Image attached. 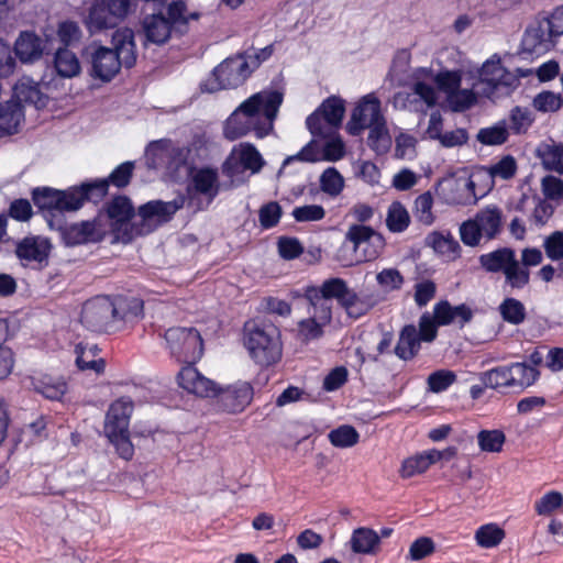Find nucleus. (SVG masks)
Segmentation results:
<instances>
[{
  "instance_id": "f257e3e1",
  "label": "nucleus",
  "mask_w": 563,
  "mask_h": 563,
  "mask_svg": "<svg viewBox=\"0 0 563 563\" xmlns=\"http://www.w3.org/2000/svg\"><path fill=\"white\" fill-rule=\"evenodd\" d=\"M183 205V199L150 201L140 207L137 218L130 223L134 208L129 198L118 196L108 203L107 216L102 217L108 225V232L113 231L118 240L129 243L135 236L146 235L169 221Z\"/></svg>"
},
{
  "instance_id": "f03ea898",
  "label": "nucleus",
  "mask_w": 563,
  "mask_h": 563,
  "mask_svg": "<svg viewBox=\"0 0 563 563\" xmlns=\"http://www.w3.org/2000/svg\"><path fill=\"white\" fill-rule=\"evenodd\" d=\"M283 100V92L276 89H265L252 95L227 119L223 129L225 139L235 141L249 133L263 139L271 134Z\"/></svg>"
},
{
  "instance_id": "7ed1b4c3",
  "label": "nucleus",
  "mask_w": 563,
  "mask_h": 563,
  "mask_svg": "<svg viewBox=\"0 0 563 563\" xmlns=\"http://www.w3.org/2000/svg\"><path fill=\"white\" fill-rule=\"evenodd\" d=\"M136 62L134 33L131 29H118L112 35V48L100 46L91 56V75L110 81L122 66L131 68Z\"/></svg>"
},
{
  "instance_id": "20e7f679",
  "label": "nucleus",
  "mask_w": 563,
  "mask_h": 563,
  "mask_svg": "<svg viewBox=\"0 0 563 563\" xmlns=\"http://www.w3.org/2000/svg\"><path fill=\"white\" fill-rule=\"evenodd\" d=\"M474 80V86L479 87L483 98L492 101L508 97L518 87L519 78L528 76L529 71L518 69V75L505 68L498 54L492 55L481 67H474L467 71Z\"/></svg>"
},
{
  "instance_id": "39448f33",
  "label": "nucleus",
  "mask_w": 563,
  "mask_h": 563,
  "mask_svg": "<svg viewBox=\"0 0 563 563\" xmlns=\"http://www.w3.org/2000/svg\"><path fill=\"white\" fill-rule=\"evenodd\" d=\"M244 344L252 360L260 366H269L282 357L280 333L277 327L261 320L244 325Z\"/></svg>"
},
{
  "instance_id": "423d86ee",
  "label": "nucleus",
  "mask_w": 563,
  "mask_h": 563,
  "mask_svg": "<svg viewBox=\"0 0 563 563\" xmlns=\"http://www.w3.org/2000/svg\"><path fill=\"white\" fill-rule=\"evenodd\" d=\"M384 246L380 233L371 227L354 224L349 228L338 257L343 266L349 267L377 258Z\"/></svg>"
},
{
  "instance_id": "0eeeda50",
  "label": "nucleus",
  "mask_w": 563,
  "mask_h": 563,
  "mask_svg": "<svg viewBox=\"0 0 563 563\" xmlns=\"http://www.w3.org/2000/svg\"><path fill=\"white\" fill-rule=\"evenodd\" d=\"M320 292L325 299H336L346 314L353 319L365 316L371 309L385 300L379 291H354L349 288L346 282L342 278L324 280L320 287Z\"/></svg>"
},
{
  "instance_id": "6e6552de",
  "label": "nucleus",
  "mask_w": 563,
  "mask_h": 563,
  "mask_svg": "<svg viewBox=\"0 0 563 563\" xmlns=\"http://www.w3.org/2000/svg\"><path fill=\"white\" fill-rule=\"evenodd\" d=\"M439 92L432 81L431 67H418L412 71L408 90L399 91L394 97V106L411 112L427 113L438 104Z\"/></svg>"
},
{
  "instance_id": "1a4fd4ad",
  "label": "nucleus",
  "mask_w": 563,
  "mask_h": 563,
  "mask_svg": "<svg viewBox=\"0 0 563 563\" xmlns=\"http://www.w3.org/2000/svg\"><path fill=\"white\" fill-rule=\"evenodd\" d=\"M539 376L540 373L536 366L526 362H516L483 372L479 378L485 388L500 391L504 389L522 390L532 386Z\"/></svg>"
},
{
  "instance_id": "9d476101",
  "label": "nucleus",
  "mask_w": 563,
  "mask_h": 563,
  "mask_svg": "<svg viewBox=\"0 0 563 563\" xmlns=\"http://www.w3.org/2000/svg\"><path fill=\"white\" fill-rule=\"evenodd\" d=\"M253 73L247 56L238 54L224 59L214 68L212 75L201 85L206 92H216L220 89H232L243 85Z\"/></svg>"
},
{
  "instance_id": "9b49d317",
  "label": "nucleus",
  "mask_w": 563,
  "mask_h": 563,
  "mask_svg": "<svg viewBox=\"0 0 563 563\" xmlns=\"http://www.w3.org/2000/svg\"><path fill=\"white\" fill-rule=\"evenodd\" d=\"M503 212L495 206L479 210L473 219L463 222L460 227L462 242L468 246H477L482 238L495 239L501 230Z\"/></svg>"
},
{
  "instance_id": "f8f14e48",
  "label": "nucleus",
  "mask_w": 563,
  "mask_h": 563,
  "mask_svg": "<svg viewBox=\"0 0 563 563\" xmlns=\"http://www.w3.org/2000/svg\"><path fill=\"white\" fill-rule=\"evenodd\" d=\"M324 139L322 145L316 139L307 143L297 154L284 159L280 172L292 163H316L320 161L336 162L344 157L345 145L339 136L338 131L330 135H313Z\"/></svg>"
},
{
  "instance_id": "ddd939ff",
  "label": "nucleus",
  "mask_w": 563,
  "mask_h": 563,
  "mask_svg": "<svg viewBox=\"0 0 563 563\" xmlns=\"http://www.w3.org/2000/svg\"><path fill=\"white\" fill-rule=\"evenodd\" d=\"M440 198L448 205H473L486 194H481L479 178L475 172L467 175L444 177L438 185Z\"/></svg>"
},
{
  "instance_id": "4468645a",
  "label": "nucleus",
  "mask_w": 563,
  "mask_h": 563,
  "mask_svg": "<svg viewBox=\"0 0 563 563\" xmlns=\"http://www.w3.org/2000/svg\"><path fill=\"white\" fill-rule=\"evenodd\" d=\"M145 156L151 168L168 172H177L188 163L195 162L190 150L165 139L151 142L146 147Z\"/></svg>"
},
{
  "instance_id": "2eb2a0df",
  "label": "nucleus",
  "mask_w": 563,
  "mask_h": 563,
  "mask_svg": "<svg viewBox=\"0 0 563 563\" xmlns=\"http://www.w3.org/2000/svg\"><path fill=\"white\" fill-rule=\"evenodd\" d=\"M168 18L161 13L151 14L143 20V31L147 42L153 44H164L172 34V29L178 24H186V4L181 1H174L168 5Z\"/></svg>"
},
{
  "instance_id": "dca6fc26",
  "label": "nucleus",
  "mask_w": 563,
  "mask_h": 563,
  "mask_svg": "<svg viewBox=\"0 0 563 563\" xmlns=\"http://www.w3.org/2000/svg\"><path fill=\"white\" fill-rule=\"evenodd\" d=\"M438 333L433 318L423 313L419 320V328L413 324L404 327L395 347L396 355L404 360H411L420 350L421 342H431Z\"/></svg>"
},
{
  "instance_id": "f3484780",
  "label": "nucleus",
  "mask_w": 563,
  "mask_h": 563,
  "mask_svg": "<svg viewBox=\"0 0 563 563\" xmlns=\"http://www.w3.org/2000/svg\"><path fill=\"white\" fill-rule=\"evenodd\" d=\"M345 112L344 101L335 96L327 98L306 120L312 135H330L340 128Z\"/></svg>"
},
{
  "instance_id": "a211bd4d",
  "label": "nucleus",
  "mask_w": 563,
  "mask_h": 563,
  "mask_svg": "<svg viewBox=\"0 0 563 563\" xmlns=\"http://www.w3.org/2000/svg\"><path fill=\"white\" fill-rule=\"evenodd\" d=\"M164 338L170 354L180 362L194 363L202 355V339L194 328H170Z\"/></svg>"
},
{
  "instance_id": "6ab92c4d",
  "label": "nucleus",
  "mask_w": 563,
  "mask_h": 563,
  "mask_svg": "<svg viewBox=\"0 0 563 563\" xmlns=\"http://www.w3.org/2000/svg\"><path fill=\"white\" fill-rule=\"evenodd\" d=\"M265 161L257 148L247 142L235 145L223 164V173L234 179L244 172L251 175L261 172Z\"/></svg>"
},
{
  "instance_id": "aec40b11",
  "label": "nucleus",
  "mask_w": 563,
  "mask_h": 563,
  "mask_svg": "<svg viewBox=\"0 0 563 563\" xmlns=\"http://www.w3.org/2000/svg\"><path fill=\"white\" fill-rule=\"evenodd\" d=\"M64 243L75 246L100 242L108 233V225L102 214L93 220L66 224L58 228Z\"/></svg>"
},
{
  "instance_id": "412c9836",
  "label": "nucleus",
  "mask_w": 563,
  "mask_h": 563,
  "mask_svg": "<svg viewBox=\"0 0 563 563\" xmlns=\"http://www.w3.org/2000/svg\"><path fill=\"white\" fill-rule=\"evenodd\" d=\"M254 395L253 387L247 382H235L225 387H218L216 384L214 394L216 407L218 410L227 413L242 412L252 401Z\"/></svg>"
},
{
  "instance_id": "4be33fe9",
  "label": "nucleus",
  "mask_w": 563,
  "mask_h": 563,
  "mask_svg": "<svg viewBox=\"0 0 563 563\" xmlns=\"http://www.w3.org/2000/svg\"><path fill=\"white\" fill-rule=\"evenodd\" d=\"M51 241L41 235H30L15 243V255L24 267L41 269L48 264Z\"/></svg>"
},
{
  "instance_id": "5701e85b",
  "label": "nucleus",
  "mask_w": 563,
  "mask_h": 563,
  "mask_svg": "<svg viewBox=\"0 0 563 563\" xmlns=\"http://www.w3.org/2000/svg\"><path fill=\"white\" fill-rule=\"evenodd\" d=\"M384 120L379 99L374 93H367L353 109L346 130L351 135L357 136L367 128Z\"/></svg>"
},
{
  "instance_id": "b1692460",
  "label": "nucleus",
  "mask_w": 563,
  "mask_h": 563,
  "mask_svg": "<svg viewBox=\"0 0 563 563\" xmlns=\"http://www.w3.org/2000/svg\"><path fill=\"white\" fill-rule=\"evenodd\" d=\"M80 321L90 331H109L113 323L112 299L97 296L87 300L81 309Z\"/></svg>"
},
{
  "instance_id": "393cba45",
  "label": "nucleus",
  "mask_w": 563,
  "mask_h": 563,
  "mask_svg": "<svg viewBox=\"0 0 563 563\" xmlns=\"http://www.w3.org/2000/svg\"><path fill=\"white\" fill-rule=\"evenodd\" d=\"M107 191L108 181L104 179L70 187L62 191L59 211H76L82 207L85 201L98 202L107 195Z\"/></svg>"
},
{
  "instance_id": "a878e982",
  "label": "nucleus",
  "mask_w": 563,
  "mask_h": 563,
  "mask_svg": "<svg viewBox=\"0 0 563 563\" xmlns=\"http://www.w3.org/2000/svg\"><path fill=\"white\" fill-rule=\"evenodd\" d=\"M554 38L544 22L531 24L521 41L522 52L534 56L544 55L554 47Z\"/></svg>"
},
{
  "instance_id": "bb28decb",
  "label": "nucleus",
  "mask_w": 563,
  "mask_h": 563,
  "mask_svg": "<svg viewBox=\"0 0 563 563\" xmlns=\"http://www.w3.org/2000/svg\"><path fill=\"white\" fill-rule=\"evenodd\" d=\"M517 170V164L512 156L506 155L498 162L475 170V177L481 181V194H487L494 186V180L510 179Z\"/></svg>"
},
{
  "instance_id": "cd10ccee",
  "label": "nucleus",
  "mask_w": 563,
  "mask_h": 563,
  "mask_svg": "<svg viewBox=\"0 0 563 563\" xmlns=\"http://www.w3.org/2000/svg\"><path fill=\"white\" fill-rule=\"evenodd\" d=\"M177 380L179 387L198 397H211L216 390V383L200 374L191 363L180 369Z\"/></svg>"
},
{
  "instance_id": "c85d7f7f",
  "label": "nucleus",
  "mask_w": 563,
  "mask_h": 563,
  "mask_svg": "<svg viewBox=\"0 0 563 563\" xmlns=\"http://www.w3.org/2000/svg\"><path fill=\"white\" fill-rule=\"evenodd\" d=\"M133 411V401L129 397H121L111 404L104 422V433L128 431Z\"/></svg>"
},
{
  "instance_id": "c756f323",
  "label": "nucleus",
  "mask_w": 563,
  "mask_h": 563,
  "mask_svg": "<svg viewBox=\"0 0 563 563\" xmlns=\"http://www.w3.org/2000/svg\"><path fill=\"white\" fill-rule=\"evenodd\" d=\"M23 121L24 111L20 101L0 103V137L16 133Z\"/></svg>"
},
{
  "instance_id": "7c9ffc66",
  "label": "nucleus",
  "mask_w": 563,
  "mask_h": 563,
  "mask_svg": "<svg viewBox=\"0 0 563 563\" xmlns=\"http://www.w3.org/2000/svg\"><path fill=\"white\" fill-rule=\"evenodd\" d=\"M194 190L212 201L220 190L218 170L210 167L199 168L191 175Z\"/></svg>"
},
{
  "instance_id": "2f4dec72",
  "label": "nucleus",
  "mask_w": 563,
  "mask_h": 563,
  "mask_svg": "<svg viewBox=\"0 0 563 563\" xmlns=\"http://www.w3.org/2000/svg\"><path fill=\"white\" fill-rule=\"evenodd\" d=\"M349 544L354 554L372 555L377 552L380 538L375 530L360 527L352 531Z\"/></svg>"
},
{
  "instance_id": "473e14b6",
  "label": "nucleus",
  "mask_w": 563,
  "mask_h": 563,
  "mask_svg": "<svg viewBox=\"0 0 563 563\" xmlns=\"http://www.w3.org/2000/svg\"><path fill=\"white\" fill-rule=\"evenodd\" d=\"M32 385L36 393L49 400L60 401L68 390L64 377L48 374L33 377Z\"/></svg>"
},
{
  "instance_id": "72a5a7b5",
  "label": "nucleus",
  "mask_w": 563,
  "mask_h": 563,
  "mask_svg": "<svg viewBox=\"0 0 563 563\" xmlns=\"http://www.w3.org/2000/svg\"><path fill=\"white\" fill-rule=\"evenodd\" d=\"M97 344L80 342L75 346L76 365L81 371L102 373L106 367L103 358L99 357Z\"/></svg>"
},
{
  "instance_id": "f704fd0d",
  "label": "nucleus",
  "mask_w": 563,
  "mask_h": 563,
  "mask_svg": "<svg viewBox=\"0 0 563 563\" xmlns=\"http://www.w3.org/2000/svg\"><path fill=\"white\" fill-rule=\"evenodd\" d=\"M441 457L442 453L437 450L426 451L410 456L402 462L400 476L402 478H410L422 474L430 467V465L439 461Z\"/></svg>"
},
{
  "instance_id": "c9c22d12",
  "label": "nucleus",
  "mask_w": 563,
  "mask_h": 563,
  "mask_svg": "<svg viewBox=\"0 0 563 563\" xmlns=\"http://www.w3.org/2000/svg\"><path fill=\"white\" fill-rule=\"evenodd\" d=\"M14 52L22 63H32L43 53L42 40L33 32H22L15 41Z\"/></svg>"
},
{
  "instance_id": "e433bc0d",
  "label": "nucleus",
  "mask_w": 563,
  "mask_h": 563,
  "mask_svg": "<svg viewBox=\"0 0 563 563\" xmlns=\"http://www.w3.org/2000/svg\"><path fill=\"white\" fill-rule=\"evenodd\" d=\"M143 313V301L136 297L117 296L112 299L113 322L132 321Z\"/></svg>"
},
{
  "instance_id": "4c0bfd02",
  "label": "nucleus",
  "mask_w": 563,
  "mask_h": 563,
  "mask_svg": "<svg viewBox=\"0 0 563 563\" xmlns=\"http://www.w3.org/2000/svg\"><path fill=\"white\" fill-rule=\"evenodd\" d=\"M478 98H483L479 93V87L474 86L472 82L471 88H456L451 95L446 97L450 108L454 112H463L477 103Z\"/></svg>"
},
{
  "instance_id": "58836bf2",
  "label": "nucleus",
  "mask_w": 563,
  "mask_h": 563,
  "mask_svg": "<svg viewBox=\"0 0 563 563\" xmlns=\"http://www.w3.org/2000/svg\"><path fill=\"white\" fill-rule=\"evenodd\" d=\"M108 7L103 0H95L87 18V26L91 33L101 31L103 29L117 26L113 19H111Z\"/></svg>"
},
{
  "instance_id": "ea45409f",
  "label": "nucleus",
  "mask_w": 563,
  "mask_h": 563,
  "mask_svg": "<svg viewBox=\"0 0 563 563\" xmlns=\"http://www.w3.org/2000/svg\"><path fill=\"white\" fill-rule=\"evenodd\" d=\"M515 251L508 247L495 250L493 252L482 254L479 263L482 267L488 273L505 272L507 265L512 261Z\"/></svg>"
},
{
  "instance_id": "a19ab883",
  "label": "nucleus",
  "mask_w": 563,
  "mask_h": 563,
  "mask_svg": "<svg viewBox=\"0 0 563 563\" xmlns=\"http://www.w3.org/2000/svg\"><path fill=\"white\" fill-rule=\"evenodd\" d=\"M463 76V69H442L438 73L432 69V81L438 92L442 91L446 97L461 86Z\"/></svg>"
},
{
  "instance_id": "79ce46f5",
  "label": "nucleus",
  "mask_w": 563,
  "mask_h": 563,
  "mask_svg": "<svg viewBox=\"0 0 563 563\" xmlns=\"http://www.w3.org/2000/svg\"><path fill=\"white\" fill-rule=\"evenodd\" d=\"M509 137V129L506 120H499L495 124L482 128L477 133V141L483 145H501Z\"/></svg>"
},
{
  "instance_id": "37998d69",
  "label": "nucleus",
  "mask_w": 563,
  "mask_h": 563,
  "mask_svg": "<svg viewBox=\"0 0 563 563\" xmlns=\"http://www.w3.org/2000/svg\"><path fill=\"white\" fill-rule=\"evenodd\" d=\"M410 224V214L406 207L399 201H393L386 214V225L393 233H401Z\"/></svg>"
},
{
  "instance_id": "c03bdc74",
  "label": "nucleus",
  "mask_w": 563,
  "mask_h": 563,
  "mask_svg": "<svg viewBox=\"0 0 563 563\" xmlns=\"http://www.w3.org/2000/svg\"><path fill=\"white\" fill-rule=\"evenodd\" d=\"M538 153L545 169L563 174V145L544 143Z\"/></svg>"
},
{
  "instance_id": "a18cd8bd",
  "label": "nucleus",
  "mask_w": 563,
  "mask_h": 563,
  "mask_svg": "<svg viewBox=\"0 0 563 563\" xmlns=\"http://www.w3.org/2000/svg\"><path fill=\"white\" fill-rule=\"evenodd\" d=\"M54 64L57 74L65 78L75 77L80 71L77 56L68 48H59L56 52Z\"/></svg>"
},
{
  "instance_id": "49530a36",
  "label": "nucleus",
  "mask_w": 563,
  "mask_h": 563,
  "mask_svg": "<svg viewBox=\"0 0 563 563\" xmlns=\"http://www.w3.org/2000/svg\"><path fill=\"white\" fill-rule=\"evenodd\" d=\"M367 129L369 130L367 137L368 146L379 155L387 153L391 146V139L386 125V119Z\"/></svg>"
},
{
  "instance_id": "de8ad7c7",
  "label": "nucleus",
  "mask_w": 563,
  "mask_h": 563,
  "mask_svg": "<svg viewBox=\"0 0 563 563\" xmlns=\"http://www.w3.org/2000/svg\"><path fill=\"white\" fill-rule=\"evenodd\" d=\"M476 439L479 450L485 453L501 452L506 442V435L499 429L481 430Z\"/></svg>"
},
{
  "instance_id": "09e8293b",
  "label": "nucleus",
  "mask_w": 563,
  "mask_h": 563,
  "mask_svg": "<svg viewBox=\"0 0 563 563\" xmlns=\"http://www.w3.org/2000/svg\"><path fill=\"white\" fill-rule=\"evenodd\" d=\"M504 275L506 284L512 289H522L530 280L529 269L520 264L516 255L505 268Z\"/></svg>"
},
{
  "instance_id": "8fccbe9b",
  "label": "nucleus",
  "mask_w": 563,
  "mask_h": 563,
  "mask_svg": "<svg viewBox=\"0 0 563 563\" xmlns=\"http://www.w3.org/2000/svg\"><path fill=\"white\" fill-rule=\"evenodd\" d=\"M377 291L385 297L386 294L401 289L405 278L397 268H384L376 274Z\"/></svg>"
},
{
  "instance_id": "3c124183",
  "label": "nucleus",
  "mask_w": 563,
  "mask_h": 563,
  "mask_svg": "<svg viewBox=\"0 0 563 563\" xmlns=\"http://www.w3.org/2000/svg\"><path fill=\"white\" fill-rule=\"evenodd\" d=\"M312 305L310 318L318 321L322 327L328 325L332 320V305L330 299L322 297L320 288L314 290V295H309Z\"/></svg>"
},
{
  "instance_id": "603ef678",
  "label": "nucleus",
  "mask_w": 563,
  "mask_h": 563,
  "mask_svg": "<svg viewBox=\"0 0 563 563\" xmlns=\"http://www.w3.org/2000/svg\"><path fill=\"white\" fill-rule=\"evenodd\" d=\"M504 538L505 531L495 523L483 525L475 532L477 545L484 549L497 547Z\"/></svg>"
},
{
  "instance_id": "864d4df0",
  "label": "nucleus",
  "mask_w": 563,
  "mask_h": 563,
  "mask_svg": "<svg viewBox=\"0 0 563 563\" xmlns=\"http://www.w3.org/2000/svg\"><path fill=\"white\" fill-rule=\"evenodd\" d=\"M431 245L435 252L454 260L460 255L461 246L450 233H433L430 235Z\"/></svg>"
},
{
  "instance_id": "5fc2aeb1",
  "label": "nucleus",
  "mask_w": 563,
  "mask_h": 563,
  "mask_svg": "<svg viewBox=\"0 0 563 563\" xmlns=\"http://www.w3.org/2000/svg\"><path fill=\"white\" fill-rule=\"evenodd\" d=\"M32 198L34 205L42 210H47L48 212L59 211L62 190L36 188L33 190Z\"/></svg>"
},
{
  "instance_id": "6e6d98bb",
  "label": "nucleus",
  "mask_w": 563,
  "mask_h": 563,
  "mask_svg": "<svg viewBox=\"0 0 563 563\" xmlns=\"http://www.w3.org/2000/svg\"><path fill=\"white\" fill-rule=\"evenodd\" d=\"M503 319L514 325L521 324L526 319V308L521 301L515 298H506L499 305Z\"/></svg>"
},
{
  "instance_id": "4d7b16f0",
  "label": "nucleus",
  "mask_w": 563,
  "mask_h": 563,
  "mask_svg": "<svg viewBox=\"0 0 563 563\" xmlns=\"http://www.w3.org/2000/svg\"><path fill=\"white\" fill-rule=\"evenodd\" d=\"M433 197L427 191L419 195L415 200L413 216L417 221L423 225L433 224L435 217L433 214Z\"/></svg>"
},
{
  "instance_id": "13d9d810",
  "label": "nucleus",
  "mask_w": 563,
  "mask_h": 563,
  "mask_svg": "<svg viewBox=\"0 0 563 563\" xmlns=\"http://www.w3.org/2000/svg\"><path fill=\"white\" fill-rule=\"evenodd\" d=\"M321 190L331 196H339L344 188V178L334 167H328L320 176Z\"/></svg>"
},
{
  "instance_id": "bf43d9fd",
  "label": "nucleus",
  "mask_w": 563,
  "mask_h": 563,
  "mask_svg": "<svg viewBox=\"0 0 563 563\" xmlns=\"http://www.w3.org/2000/svg\"><path fill=\"white\" fill-rule=\"evenodd\" d=\"M328 438L336 448H351L358 442L360 434L354 427L344 424L330 431Z\"/></svg>"
},
{
  "instance_id": "052dcab7",
  "label": "nucleus",
  "mask_w": 563,
  "mask_h": 563,
  "mask_svg": "<svg viewBox=\"0 0 563 563\" xmlns=\"http://www.w3.org/2000/svg\"><path fill=\"white\" fill-rule=\"evenodd\" d=\"M456 380V375L450 369H438L427 378L428 390L440 394L448 390Z\"/></svg>"
},
{
  "instance_id": "680f3d73",
  "label": "nucleus",
  "mask_w": 563,
  "mask_h": 563,
  "mask_svg": "<svg viewBox=\"0 0 563 563\" xmlns=\"http://www.w3.org/2000/svg\"><path fill=\"white\" fill-rule=\"evenodd\" d=\"M210 145L211 139L207 134V132L202 130H197L192 133L190 142L186 147L190 150V155L196 161L206 158L208 156Z\"/></svg>"
},
{
  "instance_id": "e2e57ef3",
  "label": "nucleus",
  "mask_w": 563,
  "mask_h": 563,
  "mask_svg": "<svg viewBox=\"0 0 563 563\" xmlns=\"http://www.w3.org/2000/svg\"><path fill=\"white\" fill-rule=\"evenodd\" d=\"M563 505V495L560 492L551 490L544 494L534 504V510L539 516H550Z\"/></svg>"
},
{
  "instance_id": "0e129e2a",
  "label": "nucleus",
  "mask_w": 563,
  "mask_h": 563,
  "mask_svg": "<svg viewBox=\"0 0 563 563\" xmlns=\"http://www.w3.org/2000/svg\"><path fill=\"white\" fill-rule=\"evenodd\" d=\"M109 441L115 446L118 454L129 461L133 457L134 446L130 440L129 430L128 431H114L112 433H106Z\"/></svg>"
},
{
  "instance_id": "69168bd1",
  "label": "nucleus",
  "mask_w": 563,
  "mask_h": 563,
  "mask_svg": "<svg viewBox=\"0 0 563 563\" xmlns=\"http://www.w3.org/2000/svg\"><path fill=\"white\" fill-rule=\"evenodd\" d=\"M533 119L528 108L515 107L509 114L510 129L517 133H523L531 125Z\"/></svg>"
},
{
  "instance_id": "338daca9",
  "label": "nucleus",
  "mask_w": 563,
  "mask_h": 563,
  "mask_svg": "<svg viewBox=\"0 0 563 563\" xmlns=\"http://www.w3.org/2000/svg\"><path fill=\"white\" fill-rule=\"evenodd\" d=\"M563 100L560 95L552 91H543L533 99V107L542 112H554L562 107Z\"/></svg>"
},
{
  "instance_id": "774afa93",
  "label": "nucleus",
  "mask_w": 563,
  "mask_h": 563,
  "mask_svg": "<svg viewBox=\"0 0 563 563\" xmlns=\"http://www.w3.org/2000/svg\"><path fill=\"white\" fill-rule=\"evenodd\" d=\"M543 247L551 261L563 260V232L555 231L547 236L543 241Z\"/></svg>"
}]
</instances>
